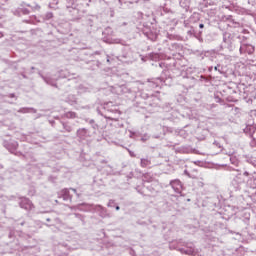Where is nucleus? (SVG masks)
Returning <instances> with one entry per match:
<instances>
[{
  "label": "nucleus",
  "mask_w": 256,
  "mask_h": 256,
  "mask_svg": "<svg viewBox=\"0 0 256 256\" xmlns=\"http://www.w3.org/2000/svg\"><path fill=\"white\" fill-rule=\"evenodd\" d=\"M140 165L141 167H149V165H151V161L148 159H142Z\"/></svg>",
  "instance_id": "obj_1"
},
{
  "label": "nucleus",
  "mask_w": 256,
  "mask_h": 256,
  "mask_svg": "<svg viewBox=\"0 0 256 256\" xmlns=\"http://www.w3.org/2000/svg\"><path fill=\"white\" fill-rule=\"evenodd\" d=\"M204 27H205L204 24H200V25H199V28H200V29H203Z\"/></svg>",
  "instance_id": "obj_2"
},
{
  "label": "nucleus",
  "mask_w": 256,
  "mask_h": 256,
  "mask_svg": "<svg viewBox=\"0 0 256 256\" xmlns=\"http://www.w3.org/2000/svg\"><path fill=\"white\" fill-rule=\"evenodd\" d=\"M116 211H119V206L116 207Z\"/></svg>",
  "instance_id": "obj_3"
}]
</instances>
